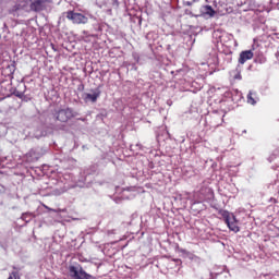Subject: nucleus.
<instances>
[{"instance_id": "nucleus-17", "label": "nucleus", "mask_w": 279, "mask_h": 279, "mask_svg": "<svg viewBox=\"0 0 279 279\" xmlns=\"http://www.w3.org/2000/svg\"><path fill=\"white\" fill-rule=\"evenodd\" d=\"M217 276L219 275H213V272L210 274V279H217Z\"/></svg>"}, {"instance_id": "nucleus-2", "label": "nucleus", "mask_w": 279, "mask_h": 279, "mask_svg": "<svg viewBox=\"0 0 279 279\" xmlns=\"http://www.w3.org/2000/svg\"><path fill=\"white\" fill-rule=\"evenodd\" d=\"M69 274L73 279H95V277L87 274L80 264L70 266Z\"/></svg>"}, {"instance_id": "nucleus-5", "label": "nucleus", "mask_w": 279, "mask_h": 279, "mask_svg": "<svg viewBox=\"0 0 279 279\" xmlns=\"http://www.w3.org/2000/svg\"><path fill=\"white\" fill-rule=\"evenodd\" d=\"M11 10L12 12H33L32 0H17Z\"/></svg>"}, {"instance_id": "nucleus-7", "label": "nucleus", "mask_w": 279, "mask_h": 279, "mask_svg": "<svg viewBox=\"0 0 279 279\" xmlns=\"http://www.w3.org/2000/svg\"><path fill=\"white\" fill-rule=\"evenodd\" d=\"M216 14L217 11H215V9H213L210 4H205L201 7L199 16H203V19H215Z\"/></svg>"}, {"instance_id": "nucleus-11", "label": "nucleus", "mask_w": 279, "mask_h": 279, "mask_svg": "<svg viewBox=\"0 0 279 279\" xmlns=\"http://www.w3.org/2000/svg\"><path fill=\"white\" fill-rule=\"evenodd\" d=\"M22 219L23 221H25L26 223H29V221H32V219H34V215L31 213H26L22 215Z\"/></svg>"}, {"instance_id": "nucleus-16", "label": "nucleus", "mask_w": 279, "mask_h": 279, "mask_svg": "<svg viewBox=\"0 0 279 279\" xmlns=\"http://www.w3.org/2000/svg\"><path fill=\"white\" fill-rule=\"evenodd\" d=\"M186 14H189V16H194L195 19H197L198 16H201L199 14H193V12L191 11H186Z\"/></svg>"}, {"instance_id": "nucleus-15", "label": "nucleus", "mask_w": 279, "mask_h": 279, "mask_svg": "<svg viewBox=\"0 0 279 279\" xmlns=\"http://www.w3.org/2000/svg\"><path fill=\"white\" fill-rule=\"evenodd\" d=\"M15 97H19V99H23V92H14Z\"/></svg>"}, {"instance_id": "nucleus-4", "label": "nucleus", "mask_w": 279, "mask_h": 279, "mask_svg": "<svg viewBox=\"0 0 279 279\" xmlns=\"http://www.w3.org/2000/svg\"><path fill=\"white\" fill-rule=\"evenodd\" d=\"M65 16L69 21H72V23H75L76 25H86V23H88V17H86L82 13H75L73 11H68L65 13Z\"/></svg>"}, {"instance_id": "nucleus-12", "label": "nucleus", "mask_w": 279, "mask_h": 279, "mask_svg": "<svg viewBox=\"0 0 279 279\" xmlns=\"http://www.w3.org/2000/svg\"><path fill=\"white\" fill-rule=\"evenodd\" d=\"M253 93L250 92L246 96V99H247V104H251V106H256V99H254L253 97Z\"/></svg>"}, {"instance_id": "nucleus-18", "label": "nucleus", "mask_w": 279, "mask_h": 279, "mask_svg": "<svg viewBox=\"0 0 279 279\" xmlns=\"http://www.w3.org/2000/svg\"><path fill=\"white\" fill-rule=\"evenodd\" d=\"M185 3H186V5H193V2H191V1H187Z\"/></svg>"}, {"instance_id": "nucleus-14", "label": "nucleus", "mask_w": 279, "mask_h": 279, "mask_svg": "<svg viewBox=\"0 0 279 279\" xmlns=\"http://www.w3.org/2000/svg\"><path fill=\"white\" fill-rule=\"evenodd\" d=\"M8 279H21L19 271H13Z\"/></svg>"}, {"instance_id": "nucleus-6", "label": "nucleus", "mask_w": 279, "mask_h": 279, "mask_svg": "<svg viewBox=\"0 0 279 279\" xmlns=\"http://www.w3.org/2000/svg\"><path fill=\"white\" fill-rule=\"evenodd\" d=\"M98 97H101V90L99 89L92 90V93L83 94V99L85 104H96Z\"/></svg>"}, {"instance_id": "nucleus-3", "label": "nucleus", "mask_w": 279, "mask_h": 279, "mask_svg": "<svg viewBox=\"0 0 279 279\" xmlns=\"http://www.w3.org/2000/svg\"><path fill=\"white\" fill-rule=\"evenodd\" d=\"M54 117L57 121H60L61 123H66L70 121V119H73V117H75V113L73 112V109L65 108L57 110L54 112Z\"/></svg>"}, {"instance_id": "nucleus-10", "label": "nucleus", "mask_w": 279, "mask_h": 279, "mask_svg": "<svg viewBox=\"0 0 279 279\" xmlns=\"http://www.w3.org/2000/svg\"><path fill=\"white\" fill-rule=\"evenodd\" d=\"M256 64H265L267 62V57L265 54H258L255 57Z\"/></svg>"}, {"instance_id": "nucleus-13", "label": "nucleus", "mask_w": 279, "mask_h": 279, "mask_svg": "<svg viewBox=\"0 0 279 279\" xmlns=\"http://www.w3.org/2000/svg\"><path fill=\"white\" fill-rule=\"evenodd\" d=\"M199 193L201 195H203V197H206V194L210 195L213 193V190H210L209 187H203L201 189Z\"/></svg>"}, {"instance_id": "nucleus-9", "label": "nucleus", "mask_w": 279, "mask_h": 279, "mask_svg": "<svg viewBox=\"0 0 279 279\" xmlns=\"http://www.w3.org/2000/svg\"><path fill=\"white\" fill-rule=\"evenodd\" d=\"M254 58V52L252 50H244L240 53L239 64H244L247 60Z\"/></svg>"}, {"instance_id": "nucleus-8", "label": "nucleus", "mask_w": 279, "mask_h": 279, "mask_svg": "<svg viewBox=\"0 0 279 279\" xmlns=\"http://www.w3.org/2000/svg\"><path fill=\"white\" fill-rule=\"evenodd\" d=\"M49 0H32L33 12H43L47 8Z\"/></svg>"}, {"instance_id": "nucleus-20", "label": "nucleus", "mask_w": 279, "mask_h": 279, "mask_svg": "<svg viewBox=\"0 0 279 279\" xmlns=\"http://www.w3.org/2000/svg\"><path fill=\"white\" fill-rule=\"evenodd\" d=\"M45 208H47L48 210H51V208H48L47 206H45Z\"/></svg>"}, {"instance_id": "nucleus-19", "label": "nucleus", "mask_w": 279, "mask_h": 279, "mask_svg": "<svg viewBox=\"0 0 279 279\" xmlns=\"http://www.w3.org/2000/svg\"><path fill=\"white\" fill-rule=\"evenodd\" d=\"M175 263H180V259H174Z\"/></svg>"}, {"instance_id": "nucleus-1", "label": "nucleus", "mask_w": 279, "mask_h": 279, "mask_svg": "<svg viewBox=\"0 0 279 279\" xmlns=\"http://www.w3.org/2000/svg\"><path fill=\"white\" fill-rule=\"evenodd\" d=\"M219 215L222 217L223 221L228 226L229 230H231V232L236 233L241 231V228H239V220H236V216H234V214L228 210L220 209Z\"/></svg>"}]
</instances>
